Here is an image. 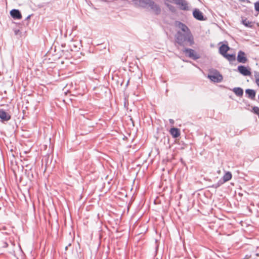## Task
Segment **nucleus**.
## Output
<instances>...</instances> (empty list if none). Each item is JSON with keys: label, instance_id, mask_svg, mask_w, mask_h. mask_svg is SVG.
<instances>
[{"label": "nucleus", "instance_id": "f257e3e1", "mask_svg": "<svg viewBox=\"0 0 259 259\" xmlns=\"http://www.w3.org/2000/svg\"><path fill=\"white\" fill-rule=\"evenodd\" d=\"M177 27L182 32L179 31L177 32L176 35V42L181 46H184L185 43L189 46L194 45V37L188 27L181 22L178 23Z\"/></svg>", "mask_w": 259, "mask_h": 259}, {"label": "nucleus", "instance_id": "f03ea898", "mask_svg": "<svg viewBox=\"0 0 259 259\" xmlns=\"http://www.w3.org/2000/svg\"><path fill=\"white\" fill-rule=\"evenodd\" d=\"M137 3H139V5L141 7H145L147 5L149 6L152 9L155 10L157 12H159L160 9L158 7L154 4L153 2L150 0H135Z\"/></svg>", "mask_w": 259, "mask_h": 259}, {"label": "nucleus", "instance_id": "7ed1b4c3", "mask_svg": "<svg viewBox=\"0 0 259 259\" xmlns=\"http://www.w3.org/2000/svg\"><path fill=\"white\" fill-rule=\"evenodd\" d=\"M208 77L214 82H220L223 79V76L217 71L209 74Z\"/></svg>", "mask_w": 259, "mask_h": 259}, {"label": "nucleus", "instance_id": "20e7f679", "mask_svg": "<svg viewBox=\"0 0 259 259\" xmlns=\"http://www.w3.org/2000/svg\"><path fill=\"white\" fill-rule=\"evenodd\" d=\"M184 52L189 57L193 59H197L199 58V56L195 51L191 49H186L184 50Z\"/></svg>", "mask_w": 259, "mask_h": 259}, {"label": "nucleus", "instance_id": "39448f33", "mask_svg": "<svg viewBox=\"0 0 259 259\" xmlns=\"http://www.w3.org/2000/svg\"><path fill=\"white\" fill-rule=\"evenodd\" d=\"M238 70L244 76H250L251 75V72L249 69L244 66H239L238 67Z\"/></svg>", "mask_w": 259, "mask_h": 259}, {"label": "nucleus", "instance_id": "423d86ee", "mask_svg": "<svg viewBox=\"0 0 259 259\" xmlns=\"http://www.w3.org/2000/svg\"><path fill=\"white\" fill-rule=\"evenodd\" d=\"M175 4L178 5L181 10H188V4L185 0H177Z\"/></svg>", "mask_w": 259, "mask_h": 259}, {"label": "nucleus", "instance_id": "0eeeda50", "mask_svg": "<svg viewBox=\"0 0 259 259\" xmlns=\"http://www.w3.org/2000/svg\"><path fill=\"white\" fill-rule=\"evenodd\" d=\"M0 118L4 121H8L11 119V115L3 109H0Z\"/></svg>", "mask_w": 259, "mask_h": 259}, {"label": "nucleus", "instance_id": "6e6552de", "mask_svg": "<svg viewBox=\"0 0 259 259\" xmlns=\"http://www.w3.org/2000/svg\"><path fill=\"white\" fill-rule=\"evenodd\" d=\"M247 60L245 53L242 51H239L237 56V61L240 63H245Z\"/></svg>", "mask_w": 259, "mask_h": 259}, {"label": "nucleus", "instance_id": "1a4fd4ad", "mask_svg": "<svg viewBox=\"0 0 259 259\" xmlns=\"http://www.w3.org/2000/svg\"><path fill=\"white\" fill-rule=\"evenodd\" d=\"M232 175L230 171H225L223 177L220 179L223 184L229 181L232 179Z\"/></svg>", "mask_w": 259, "mask_h": 259}, {"label": "nucleus", "instance_id": "9d476101", "mask_svg": "<svg viewBox=\"0 0 259 259\" xmlns=\"http://www.w3.org/2000/svg\"><path fill=\"white\" fill-rule=\"evenodd\" d=\"M10 14L11 16L15 19H20L22 18V15L19 10L14 9L11 11Z\"/></svg>", "mask_w": 259, "mask_h": 259}, {"label": "nucleus", "instance_id": "9b49d317", "mask_svg": "<svg viewBox=\"0 0 259 259\" xmlns=\"http://www.w3.org/2000/svg\"><path fill=\"white\" fill-rule=\"evenodd\" d=\"M193 16L197 20H203V15L202 13L199 10H195L193 12Z\"/></svg>", "mask_w": 259, "mask_h": 259}, {"label": "nucleus", "instance_id": "f8f14e48", "mask_svg": "<svg viewBox=\"0 0 259 259\" xmlns=\"http://www.w3.org/2000/svg\"><path fill=\"white\" fill-rule=\"evenodd\" d=\"M169 133L174 138H178L180 136V131L177 128H171L169 131Z\"/></svg>", "mask_w": 259, "mask_h": 259}, {"label": "nucleus", "instance_id": "ddd939ff", "mask_svg": "<svg viewBox=\"0 0 259 259\" xmlns=\"http://www.w3.org/2000/svg\"><path fill=\"white\" fill-rule=\"evenodd\" d=\"M230 48L226 45H222L219 49V51L220 54H221L223 56L225 54H227V52L229 50Z\"/></svg>", "mask_w": 259, "mask_h": 259}, {"label": "nucleus", "instance_id": "4468645a", "mask_svg": "<svg viewBox=\"0 0 259 259\" xmlns=\"http://www.w3.org/2000/svg\"><path fill=\"white\" fill-rule=\"evenodd\" d=\"M246 94L248 95V98L253 99L255 98V92L251 89H247L245 91Z\"/></svg>", "mask_w": 259, "mask_h": 259}, {"label": "nucleus", "instance_id": "2eb2a0df", "mask_svg": "<svg viewBox=\"0 0 259 259\" xmlns=\"http://www.w3.org/2000/svg\"><path fill=\"white\" fill-rule=\"evenodd\" d=\"M4 235L2 233L0 232V246L1 247H7L8 244L7 242L3 239Z\"/></svg>", "mask_w": 259, "mask_h": 259}, {"label": "nucleus", "instance_id": "dca6fc26", "mask_svg": "<svg viewBox=\"0 0 259 259\" xmlns=\"http://www.w3.org/2000/svg\"><path fill=\"white\" fill-rule=\"evenodd\" d=\"M233 92L239 97H241L243 94V90L240 88H234L233 89Z\"/></svg>", "mask_w": 259, "mask_h": 259}, {"label": "nucleus", "instance_id": "f3484780", "mask_svg": "<svg viewBox=\"0 0 259 259\" xmlns=\"http://www.w3.org/2000/svg\"><path fill=\"white\" fill-rule=\"evenodd\" d=\"M223 56L230 61H235V59H236V56L235 54L230 55V54H228L227 53V54H225Z\"/></svg>", "mask_w": 259, "mask_h": 259}, {"label": "nucleus", "instance_id": "a211bd4d", "mask_svg": "<svg viewBox=\"0 0 259 259\" xmlns=\"http://www.w3.org/2000/svg\"><path fill=\"white\" fill-rule=\"evenodd\" d=\"M242 24L246 26V27H252V26H253V23L251 21H249V20H248L247 19H243L242 20Z\"/></svg>", "mask_w": 259, "mask_h": 259}, {"label": "nucleus", "instance_id": "6ab92c4d", "mask_svg": "<svg viewBox=\"0 0 259 259\" xmlns=\"http://www.w3.org/2000/svg\"><path fill=\"white\" fill-rule=\"evenodd\" d=\"M223 184V183L220 180L217 183L213 184L211 186V187L216 189V188H218V187H219L220 186H221Z\"/></svg>", "mask_w": 259, "mask_h": 259}, {"label": "nucleus", "instance_id": "aec40b11", "mask_svg": "<svg viewBox=\"0 0 259 259\" xmlns=\"http://www.w3.org/2000/svg\"><path fill=\"white\" fill-rule=\"evenodd\" d=\"M255 83L259 87V72H255L254 74Z\"/></svg>", "mask_w": 259, "mask_h": 259}, {"label": "nucleus", "instance_id": "412c9836", "mask_svg": "<svg viewBox=\"0 0 259 259\" xmlns=\"http://www.w3.org/2000/svg\"><path fill=\"white\" fill-rule=\"evenodd\" d=\"M177 0H165V4L168 6L169 7V3H176Z\"/></svg>", "mask_w": 259, "mask_h": 259}, {"label": "nucleus", "instance_id": "4be33fe9", "mask_svg": "<svg viewBox=\"0 0 259 259\" xmlns=\"http://www.w3.org/2000/svg\"><path fill=\"white\" fill-rule=\"evenodd\" d=\"M253 111L254 113L259 115V108L257 107H254L253 108Z\"/></svg>", "mask_w": 259, "mask_h": 259}, {"label": "nucleus", "instance_id": "5701e85b", "mask_svg": "<svg viewBox=\"0 0 259 259\" xmlns=\"http://www.w3.org/2000/svg\"><path fill=\"white\" fill-rule=\"evenodd\" d=\"M255 10L259 12V1L254 4Z\"/></svg>", "mask_w": 259, "mask_h": 259}, {"label": "nucleus", "instance_id": "b1692460", "mask_svg": "<svg viewBox=\"0 0 259 259\" xmlns=\"http://www.w3.org/2000/svg\"><path fill=\"white\" fill-rule=\"evenodd\" d=\"M70 245H71V243H69L68 245L66 246L65 247V250H67L68 248V246H69Z\"/></svg>", "mask_w": 259, "mask_h": 259}, {"label": "nucleus", "instance_id": "393cba45", "mask_svg": "<svg viewBox=\"0 0 259 259\" xmlns=\"http://www.w3.org/2000/svg\"><path fill=\"white\" fill-rule=\"evenodd\" d=\"M169 121H170V122H171L172 123H174V120L172 119H170Z\"/></svg>", "mask_w": 259, "mask_h": 259}, {"label": "nucleus", "instance_id": "a878e982", "mask_svg": "<svg viewBox=\"0 0 259 259\" xmlns=\"http://www.w3.org/2000/svg\"><path fill=\"white\" fill-rule=\"evenodd\" d=\"M24 165H21V167H22V168H24Z\"/></svg>", "mask_w": 259, "mask_h": 259}, {"label": "nucleus", "instance_id": "bb28decb", "mask_svg": "<svg viewBox=\"0 0 259 259\" xmlns=\"http://www.w3.org/2000/svg\"><path fill=\"white\" fill-rule=\"evenodd\" d=\"M157 249H158V246H156V250H157Z\"/></svg>", "mask_w": 259, "mask_h": 259}, {"label": "nucleus", "instance_id": "cd10ccee", "mask_svg": "<svg viewBox=\"0 0 259 259\" xmlns=\"http://www.w3.org/2000/svg\"><path fill=\"white\" fill-rule=\"evenodd\" d=\"M174 8L172 7V6H170V7H169V9H171V8Z\"/></svg>", "mask_w": 259, "mask_h": 259}, {"label": "nucleus", "instance_id": "c85d7f7f", "mask_svg": "<svg viewBox=\"0 0 259 259\" xmlns=\"http://www.w3.org/2000/svg\"><path fill=\"white\" fill-rule=\"evenodd\" d=\"M25 166H26V167H27V166H28V165H27V164H26V165H25Z\"/></svg>", "mask_w": 259, "mask_h": 259}]
</instances>
